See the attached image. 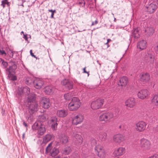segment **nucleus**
I'll return each mask as SVG.
<instances>
[{"instance_id": "obj_1", "label": "nucleus", "mask_w": 158, "mask_h": 158, "mask_svg": "<svg viewBox=\"0 0 158 158\" xmlns=\"http://www.w3.org/2000/svg\"><path fill=\"white\" fill-rule=\"evenodd\" d=\"M35 99V97L34 94H32L28 97L27 100L28 103L27 106L28 107V111L30 114H33L35 111L37 110L38 104Z\"/></svg>"}, {"instance_id": "obj_2", "label": "nucleus", "mask_w": 158, "mask_h": 158, "mask_svg": "<svg viewBox=\"0 0 158 158\" xmlns=\"http://www.w3.org/2000/svg\"><path fill=\"white\" fill-rule=\"evenodd\" d=\"M33 130H38V133L41 135H43L45 131L44 125L43 123L40 121L35 122L32 126Z\"/></svg>"}, {"instance_id": "obj_3", "label": "nucleus", "mask_w": 158, "mask_h": 158, "mask_svg": "<svg viewBox=\"0 0 158 158\" xmlns=\"http://www.w3.org/2000/svg\"><path fill=\"white\" fill-rule=\"evenodd\" d=\"M81 103L80 100L77 97L73 98L69 104L68 107L71 111L77 110L80 106Z\"/></svg>"}, {"instance_id": "obj_4", "label": "nucleus", "mask_w": 158, "mask_h": 158, "mask_svg": "<svg viewBox=\"0 0 158 158\" xmlns=\"http://www.w3.org/2000/svg\"><path fill=\"white\" fill-rule=\"evenodd\" d=\"M114 117V114L112 112H108L101 114L99 116V120L101 121L108 123L110 122Z\"/></svg>"}, {"instance_id": "obj_5", "label": "nucleus", "mask_w": 158, "mask_h": 158, "mask_svg": "<svg viewBox=\"0 0 158 158\" xmlns=\"http://www.w3.org/2000/svg\"><path fill=\"white\" fill-rule=\"evenodd\" d=\"M95 153L100 158H105L106 156L105 151L103 146L100 144L97 145L94 148Z\"/></svg>"}, {"instance_id": "obj_6", "label": "nucleus", "mask_w": 158, "mask_h": 158, "mask_svg": "<svg viewBox=\"0 0 158 158\" xmlns=\"http://www.w3.org/2000/svg\"><path fill=\"white\" fill-rule=\"evenodd\" d=\"M71 136L74 141L75 145L79 146L83 142V138L81 135L75 132L72 134Z\"/></svg>"}, {"instance_id": "obj_7", "label": "nucleus", "mask_w": 158, "mask_h": 158, "mask_svg": "<svg viewBox=\"0 0 158 158\" xmlns=\"http://www.w3.org/2000/svg\"><path fill=\"white\" fill-rule=\"evenodd\" d=\"M139 144L140 147L143 150H148L150 148V142L147 139L143 138L139 140Z\"/></svg>"}, {"instance_id": "obj_8", "label": "nucleus", "mask_w": 158, "mask_h": 158, "mask_svg": "<svg viewBox=\"0 0 158 158\" xmlns=\"http://www.w3.org/2000/svg\"><path fill=\"white\" fill-rule=\"evenodd\" d=\"M144 61L148 65H152L154 63V56L153 53L148 52L146 54Z\"/></svg>"}, {"instance_id": "obj_9", "label": "nucleus", "mask_w": 158, "mask_h": 158, "mask_svg": "<svg viewBox=\"0 0 158 158\" xmlns=\"http://www.w3.org/2000/svg\"><path fill=\"white\" fill-rule=\"evenodd\" d=\"M126 140L125 136L121 134H117L113 137V141L118 144H120Z\"/></svg>"}, {"instance_id": "obj_10", "label": "nucleus", "mask_w": 158, "mask_h": 158, "mask_svg": "<svg viewBox=\"0 0 158 158\" xmlns=\"http://www.w3.org/2000/svg\"><path fill=\"white\" fill-rule=\"evenodd\" d=\"M104 102L103 99L99 98L94 101L91 103V106L93 109H97L101 107Z\"/></svg>"}, {"instance_id": "obj_11", "label": "nucleus", "mask_w": 158, "mask_h": 158, "mask_svg": "<svg viewBox=\"0 0 158 158\" xmlns=\"http://www.w3.org/2000/svg\"><path fill=\"white\" fill-rule=\"evenodd\" d=\"M52 143H50L47 147L46 149V153L50 152V155L52 156H54L56 155L59 152L58 149L55 148H52Z\"/></svg>"}, {"instance_id": "obj_12", "label": "nucleus", "mask_w": 158, "mask_h": 158, "mask_svg": "<svg viewBox=\"0 0 158 158\" xmlns=\"http://www.w3.org/2000/svg\"><path fill=\"white\" fill-rule=\"evenodd\" d=\"M146 123L144 121L139 122L136 124V130L139 132L143 131L146 128Z\"/></svg>"}, {"instance_id": "obj_13", "label": "nucleus", "mask_w": 158, "mask_h": 158, "mask_svg": "<svg viewBox=\"0 0 158 158\" xmlns=\"http://www.w3.org/2000/svg\"><path fill=\"white\" fill-rule=\"evenodd\" d=\"M33 83L34 86L37 89L41 88L44 85L43 80L38 78L35 79L33 81Z\"/></svg>"}, {"instance_id": "obj_14", "label": "nucleus", "mask_w": 158, "mask_h": 158, "mask_svg": "<svg viewBox=\"0 0 158 158\" xmlns=\"http://www.w3.org/2000/svg\"><path fill=\"white\" fill-rule=\"evenodd\" d=\"M149 94L148 90L145 89L140 90L137 94L138 97L142 99L146 98Z\"/></svg>"}, {"instance_id": "obj_15", "label": "nucleus", "mask_w": 158, "mask_h": 158, "mask_svg": "<svg viewBox=\"0 0 158 158\" xmlns=\"http://www.w3.org/2000/svg\"><path fill=\"white\" fill-rule=\"evenodd\" d=\"M83 120V116L81 114H78L72 118V123L74 125H77L81 123Z\"/></svg>"}, {"instance_id": "obj_16", "label": "nucleus", "mask_w": 158, "mask_h": 158, "mask_svg": "<svg viewBox=\"0 0 158 158\" xmlns=\"http://www.w3.org/2000/svg\"><path fill=\"white\" fill-rule=\"evenodd\" d=\"M30 93V89L27 86L21 87L19 88L18 89V93L20 95L23 94L25 95H28Z\"/></svg>"}, {"instance_id": "obj_17", "label": "nucleus", "mask_w": 158, "mask_h": 158, "mask_svg": "<svg viewBox=\"0 0 158 158\" xmlns=\"http://www.w3.org/2000/svg\"><path fill=\"white\" fill-rule=\"evenodd\" d=\"M146 8L147 11L150 13H152L154 12L157 8V6L155 3H151L147 4Z\"/></svg>"}, {"instance_id": "obj_18", "label": "nucleus", "mask_w": 158, "mask_h": 158, "mask_svg": "<svg viewBox=\"0 0 158 158\" xmlns=\"http://www.w3.org/2000/svg\"><path fill=\"white\" fill-rule=\"evenodd\" d=\"M61 83L65 88L69 90L73 88V82L69 80L65 79L63 80Z\"/></svg>"}, {"instance_id": "obj_19", "label": "nucleus", "mask_w": 158, "mask_h": 158, "mask_svg": "<svg viewBox=\"0 0 158 158\" xmlns=\"http://www.w3.org/2000/svg\"><path fill=\"white\" fill-rule=\"evenodd\" d=\"M125 148L119 147L114 151L113 154L115 156H121L125 153Z\"/></svg>"}, {"instance_id": "obj_20", "label": "nucleus", "mask_w": 158, "mask_h": 158, "mask_svg": "<svg viewBox=\"0 0 158 158\" xmlns=\"http://www.w3.org/2000/svg\"><path fill=\"white\" fill-rule=\"evenodd\" d=\"M41 104L42 107L45 109H48L49 108L51 105L49 98L45 97L42 98L41 101Z\"/></svg>"}, {"instance_id": "obj_21", "label": "nucleus", "mask_w": 158, "mask_h": 158, "mask_svg": "<svg viewBox=\"0 0 158 158\" xmlns=\"http://www.w3.org/2000/svg\"><path fill=\"white\" fill-rule=\"evenodd\" d=\"M125 105L129 107L133 108L135 105V101L133 98H130L128 99L125 102Z\"/></svg>"}, {"instance_id": "obj_22", "label": "nucleus", "mask_w": 158, "mask_h": 158, "mask_svg": "<svg viewBox=\"0 0 158 158\" xmlns=\"http://www.w3.org/2000/svg\"><path fill=\"white\" fill-rule=\"evenodd\" d=\"M57 118L56 117H52L50 120L51 127L53 130H56L57 127Z\"/></svg>"}, {"instance_id": "obj_23", "label": "nucleus", "mask_w": 158, "mask_h": 158, "mask_svg": "<svg viewBox=\"0 0 158 158\" xmlns=\"http://www.w3.org/2000/svg\"><path fill=\"white\" fill-rule=\"evenodd\" d=\"M140 80L143 82H147L150 79V75L148 73H142L140 76Z\"/></svg>"}, {"instance_id": "obj_24", "label": "nucleus", "mask_w": 158, "mask_h": 158, "mask_svg": "<svg viewBox=\"0 0 158 158\" xmlns=\"http://www.w3.org/2000/svg\"><path fill=\"white\" fill-rule=\"evenodd\" d=\"M147 43L145 40H140L138 43L137 47L141 50L145 49L147 47Z\"/></svg>"}, {"instance_id": "obj_25", "label": "nucleus", "mask_w": 158, "mask_h": 158, "mask_svg": "<svg viewBox=\"0 0 158 158\" xmlns=\"http://www.w3.org/2000/svg\"><path fill=\"white\" fill-rule=\"evenodd\" d=\"M68 114L67 110L65 109H62L57 110L56 115L60 117H64Z\"/></svg>"}, {"instance_id": "obj_26", "label": "nucleus", "mask_w": 158, "mask_h": 158, "mask_svg": "<svg viewBox=\"0 0 158 158\" xmlns=\"http://www.w3.org/2000/svg\"><path fill=\"white\" fill-rule=\"evenodd\" d=\"M151 102L154 106H158V94L153 95L151 98Z\"/></svg>"}, {"instance_id": "obj_27", "label": "nucleus", "mask_w": 158, "mask_h": 158, "mask_svg": "<svg viewBox=\"0 0 158 158\" xmlns=\"http://www.w3.org/2000/svg\"><path fill=\"white\" fill-rule=\"evenodd\" d=\"M127 83L128 79L127 77L124 76L120 79L118 85L122 86H125L127 85Z\"/></svg>"}, {"instance_id": "obj_28", "label": "nucleus", "mask_w": 158, "mask_h": 158, "mask_svg": "<svg viewBox=\"0 0 158 158\" xmlns=\"http://www.w3.org/2000/svg\"><path fill=\"white\" fill-rule=\"evenodd\" d=\"M154 30L153 27H148L145 30V35L147 36H152L154 33Z\"/></svg>"}, {"instance_id": "obj_29", "label": "nucleus", "mask_w": 158, "mask_h": 158, "mask_svg": "<svg viewBox=\"0 0 158 158\" xmlns=\"http://www.w3.org/2000/svg\"><path fill=\"white\" fill-rule=\"evenodd\" d=\"M60 142L63 144H65L68 142V137L62 134L59 136Z\"/></svg>"}, {"instance_id": "obj_30", "label": "nucleus", "mask_w": 158, "mask_h": 158, "mask_svg": "<svg viewBox=\"0 0 158 158\" xmlns=\"http://www.w3.org/2000/svg\"><path fill=\"white\" fill-rule=\"evenodd\" d=\"M139 28H137L132 31V35L135 39H137L140 37Z\"/></svg>"}, {"instance_id": "obj_31", "label": "nucleus", "mask_w": 158, "mask_h": 158, "mask_svg": "<svg viewBox=\"0 0 158 158\" xmlns=\"http://www.w3.org/2000/svg\"><path fill=\"white\" fill-rule=\"evenodd\" d=\"M107 133L104 132H100L99 135V139L102 141H105L107 139Z\"/></svg>"}, {"instance_id": "obj_32", "label": "nucleus", "mask_w": 158, "mask_h": 158, "mask_svg": "<svg viewBox=\"0 0 158 158\" xmlns=\"http://www.w3.org/2000/svg\"><path fill=\"white\" fill-rule=\"evenodd\" d=\"M52 136L51 135L47 134L43 138V142L45 143H46L49 141H50L52 139Z\"/></svg>"}, {"instance_id": "obj_33", "label": "nucleus", "mask_w": 158, "mask_h": 158, "mask_svg": "<svg viewBox=\"0 0 158 158\" xmlns=\"http://www.w3.org/2000/svg\"><path fill=\"white\" fill-rule=\"evenodd\" d=\"M54 88L51 86H48L46 87L45 88V92L47 94H49L52 92Z\"/></svg>"}, {"instance_id": "obj_34", "label": "nucleus", "mask_w": 158, "mask_h": 158, "mask_svg": "<svg viewBox=\"0 0 158 158\" xmlns=\"http://www.w3.org/2000/svg\"><path fill=\"white\" fill-rule=\"evenodd\" d=\"M8 77L10 80L15 81L17 80V77L16 76L12 74L11 73L7 74Z\"/></svg>"}, {"instance_id": "obj_35", "label": "nucleus", "mask_w": 158, "mask_h": 158, "mask_svg": "<svg viewBox=\"0 0 158 158\" xmlns=\"http://www.w3.org/2000/svg\"><path fill=\"white\" fill-rule=\"evenodd\" d=\"M71 150L70 147H66L65 148L62 153L65 155H68L71 152Z\"/></svg>"}, {"instance_id": "obj_36", "label": "nucleus", "mask_w": 158, "mask_h": 158, "mask_svg": "<svg viewBox=\"0 0 158 158\" xmlns=\"http://www.w3.org/2000/svg\"><path fill=\"white\" fill-rule=\"evenodd\" d=\"M0 63L1 64V66L3 69H5L8 66V63L4 61L2 59H1Z\"/></svg>"}, {"instance_id": "obj_37", "label": "nucleus", "mask_w": 158, "mask_h": 158, "mask_svg": "<svg viewBox=\"0 0 158 158\" xmlns=\"http://www.w3.org/2000/svg\"><path fill=\"white\" fill-rule=\"evenodd\" d=\"M71 94L70 93L66 94H65L64 95V99L66 100H69L71 99Z\"/></svg>"}, {"instance_id": "obj_38", "label": "nucleus", "mask_w": 158, "mask_h": 158, "mask_svg": "<svg viewBox=\"0 0 158 158\" xmlns=\"http://www.w3.org/2000/svg\"><path fill=\"white\" fill-rule=\"evenodd\" d=\"M6 4H7L8 6L9 5V2H8V0H3L2 1L1 5L4 8L5 7V5Z\"/></svg>"}, {"instance_id": "obj_39", "label": "nucleus", "mask_w": 158, "mask_h": 158, "mask_svg": "<svg viewBox=\"0 0 158 158\" xmlns=\"http://www.w3.org/2000/svg\"><path fill=\"white\" fill-rule=\"evenodd\" d=\"M25 82L27 85H30L32 83V81L29 78H27L25 79Z\"/></svg>"}, {"instance_id": "obj_40", "label": "nucleus", "mask_w": 158, "mask_h": 158, "mask_svg": "<svg viewBox=\"0 0 158 158\" xmlns=\"http://www.w3.org/2000/svg\"><path fill=\"white\" fill-rule=\"evenodd\" d=\"M7 74L11 73V72L13 71L12 66H10L8 68L6 69Z\"/></svg>"}, {"instance_id": "obj_41", "label": "nucleus", "mask_w": 158, "mask_h": 158, "mask_svg": "<svg viewBox=\"0 0 158 158\" xmlns=\"http://www.w3.org/2000/svg\"><path fill=\"white\" fill-rule=\"evenodd\" d=\"M69 158H79V156L77 153H74L69 157Z\"/></svg>"}, {"instance_id": "obj_42", "label": "nucleus", "mask_w": 158, "mask_h": 158, "mask_svg": "<svg viewBox=\"0 0 158 158\" xmlns=\"http://www.w3.org/2000/svg\"><path fill=\"white\" fill-rule=\"evenodd\" d=\"M7 53L9 55V57L10 58H12L13 56V52L10 50H9L7 51Z\"/></svg>"}, {"instance_id": "obj_43", "label": "nucleus", "mask_w": 158, "mask_h": 158, "mask_svg": "<svg viewBox=\"0 0 158 158\" xmlns=\"http://www.w3.org/2000/svg\"><path fill=\"white\" fill-rule=\"evenodd\" d=\"M153 131L154 132H158V125L153 127Z\"/></svg>"}, {"instance_id": "obj_44", "label": "nucleus", "mask_w": 158, "mask_h": 158, "mask_svg": "<svg viewBox=\"0 0 158 158\" xmlns=\"http://www.w3.org/2000/svg\"><path fill=\"white\" fill-rule=\"evenodd\" d=\"M96 140L94 139H93L92 140V142H91V144H92V145H94L95 144H96Z\"/></svg>"}, {"instance_id": "obj_45", "label": "nucleus", "mask_w": 158, "mask_h": 158, "mask_svg": "<svg viewBox=\"0 0 158 158\" xmlns=\"http://www.w3.org/2000/svg\"><path fill=\"white\" fill-rule=\"evenodd\" d=\"M0 53H1L2 55L5 54L6 55V53L3 49H0Z\"/></svg>"}, {"instance_id": "obj_46", "label": "nucleus", "mask_w": 158, "mask_h": 158, "mask_svg": "<svg viewBox=\"0 0 158 158\" xmlns=\"http://www.w3.org/2000/svg\"><path fill=\"white\" fill-rule=\"evenodd\" d=\"M98 23V21H97V20H96L95 21V22H92V24H91V26H93L94 25H95V24H97V23Z\"/></svg>"}, {"instance_id": "obj_47", "label": "nucleus", "mask_w": 158, "mask_h": 158, "mask_svg": "<svg viewBox=\"0 0 158 158\" xmlns=\"http://www.w3.org/2000/svg\"><path fill=\"white\" fill-rule=\"evenodd\" d=\"M86 67H85L84 68H83V73H86L88 74V76L89 75V72H87L85 70Z\"/></svg>"}, {"instance_id": "obj_48", "label": "nucleus", "mask_w": 158, "mask_h": 158, "mask_svg": "<svg viewBox=\"0 0 158 158\" xmlns=\"http://www.w3.org/2000/svg\"><path fill=\"white\" fill-rule=\"evenodd\" d=\"M155 50L156 54H158V45H157V46L155 47Z\"/></svg>"}, {"instance_id": "obj_49", "label": "nucleus", "mask_w": 158, "mask_h": 158, "mask_svg": "<svg viewBox=\"0 0 158 158\" xmlns=\"http://www.w3.org/2000/svg\"><path fill=\"white\" fill-rule=\"evenodd\" d=\"M149 158H158V155H155L150 157Z\"/></svg>"}, {"instance_id": "obj_50", "label": "nucleus", "mask_w": 158, "mask_h": 158, "mask_svg": "<svg viewBox=\"0 0 158 158\" xmlns=\"http://www.w3.org/2000/svg\"><path fill=\"white\" fill-rule=\"evenodd\" d=\"M30 53L31 55L32 56H33L35 58L36 57V56L32 53L31 50H30Z\"/></svg>"}, {"instance_id": "obj_51", "label": "nucleus", "mask_w": 158, "mask_h": 158, "mask_svg": "<svg viewBox=\"0 0 158 158\" xmlns=\"http://www.w3.org/2000/svg\"><path fill=\"white\" fill-rule=\"evenodd\" d=\"M82 3H83V5L82 6H84L85 5V2L84 1H82L81 2H79V4H81Z\"/></svg>"}, {"instance_id": "obj_52", "label": "nucleus", "mask_w": 158, "mask_h": 158, "mask_svg": "<svg viewBox=\"0 0 158 158\" xmlns=\"http://www.w3.org/2000/svg\"><path fill=\"white\" fill-rule=\"evenodd\" d=\"M23 35H24V37H23L26 40H27V35H25V34H23Z\"/></svg>"}, {"instance_id": "obj_53", "label": "nucleus", "mask_w": 158, "mask_h": 158, "mask_svg": "<svg viewBox=\"0 0 158 158\" xmlns=\"http://www.w3.org/2000/svg\"><path fill=\"white\" fill-rule=\"evenodd\" d=\"M48 11L49 12H52V13L56 12V10H48Z\"/></svg>"}, {"instance_id": "obj_54", "label": "nucleus", "mask_w": 158, "mask_h": 158, "mask_svg": "<svg viewBox=\"0 0 158 158\" xmlns=\"http://www.w3.org/2000/svg\"><path fill=\"white\" fill-rule=\"evenodd\" d=\"M23 125L25 126L26 127H27V124L24 122L23 123Z\"/></svg>"}, {"instance_id": "obj_55", "label": "nucleus", "mask_w": 158, "mask_h": 158, "mask_svg": "<svg viewBox=\"0 0 158 158\" xmlns=\"http://www.w3.org/2000/svg\"><path fill=\"white\" fill-rule=\"evenodd\" d=\"M54 14V12L52 13L51 15V18H53V15Z\"/></svg>"}, {"instance_id": "obj_56", "label": "nucleus", "mask_w": 158, "mask_h": 158, "mask_svg": "<svg viewBox=\"0 0 158 158\" xmlns=\"http://www.w3.org/2000/svg\"><path fill=\"white\" fill-rule=\"evenodd\" d=\"M122 125H120L119 126V129H121V128H122Z\"/></svg>"}, {"instance_id": "obj_57", "label": "nucleus", "mask_w": 158, "mask_h": 158, "mask_svg": "<svg viewBox=\"0 0 158 158\" xmlns=\"http://www.w3.org/2000/svg\"><path fill=\"white\" fill-rule=\"evenodd\" d=\"M114 22H116V19L115 18H114Z\"/></svg>"}, {"instance_id": "obj_58", "label": "nucleus", "mask_w": 158, "mask_h": 158, "mask_svg": "<svg viewBox=\"0 0 158 158\" xmlns=\"http://www.w3.org/2000/svg\"><path fill=\"white\" fill-rule=\"evenodd\" d=\"M110 41V39H108L107 40V43H108Z\"/></svg>"}, {"instance_id": "obj_59", "label": "nucleus", "mask_w": 158, "mask_h": 158, "mask_svg": "<svg viewBox=\"0 0 158 158\" xmlns=\"http://www.w3.org/2000/svg\"><path fill=\"white\" fill-rule=\"evenodd\" d=\"M24 135H25V134L24 133H23V138H24Z\"/></svg>"}, {"instance_id": "obj_60", "label": "nucleus", "mask_w": 158, "mask_h": 158, "mask_svg": "<svg viewBox=\"0 0 158 158\" xmlns=\"http://www.w3.org/2000/svg\"><path fill=\"white\" fill-rule=\"evenodd\" d=\"M54 158H60V157L59 156H57L56 157H55Z\"/></svg>"}, {"instance_id": "obj_61", "label": "nucleus", "mask_w": 158, "mask_h": 158, "mask_svg": "<svg viewBox=\"0 0 158 158\" xmlns=\"http://www.w3.org/2000/svg\"><path fill=\"white\" fill-rule=\"evenodd\" d=\"M108 43L106 42V43L105 44H106V45H107V44H108Z\"/></svg>"}, {"instance_id": "obj_62", "label": "nucleus", "mask_w": 158, "mask_h": 158, "mask_svg": "<svg viewBox=\"0 0 158 158\" xmlns=\"http://www.w3.org/2000/svg\"><path fill=\"white\" fill-rule=\"evenodd\" d=\"M107 47H108L109 46V44H108L107 45Z\"/></svg>"}, {"instance_id": "obj_63", "label": "nucleus", "mask_w": 158, "mask_h": 158, "mask_svg": "<svg viewBox=\"0 0 158 158\" xmlns=\"http://www.w3.org/2000/svg\"><path fill=\"white\" fill-rule=\"evenodd\" d=\"M21 33H23L24 34V32H23V31H22L21 32Z\"/></svg>"}, {"instance_id": "obj_64", "label": "nucleus", "mask_w": 158, "mask_h": 158, "mask_svg": "<svg viewBox=\"0 0 158 158\" xmlns=\"http://www.w3.org/2000/svg\"><path fill=\"white\" fill-rule=\"evenodd\" d=\"M112 15H113V16L114 15V14H113V13H112Z\"/></svg>"}]
</instances>
